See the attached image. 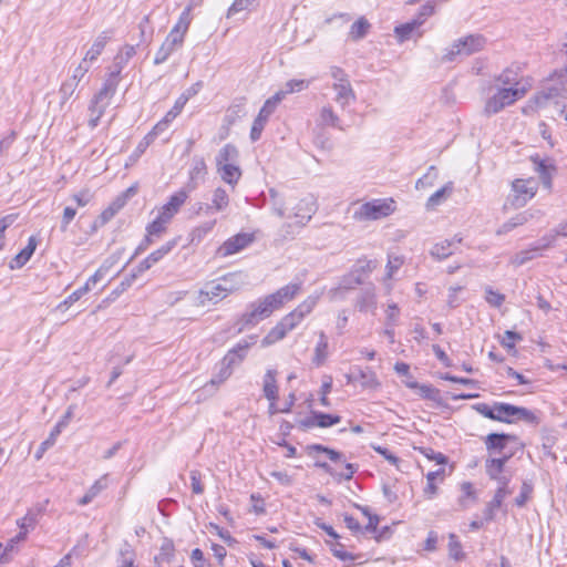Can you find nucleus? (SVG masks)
Segmentation results:
<instances>
[{"label": "nucleus", "mask_w": 567, "mask_h": 567, "mask_svg": "<svg viewBox=\"0 0 567 567\" xmlns=\"http://www.w3.org/2000/svg\"><path fill=\"white\" fill-rule=\"evenodd\" d=\"M106 107L100 104H95L94 101H91V104L89 106L90 111V118H89V126L91 128H95L99 124L100 118L104 114Z\"/></svg>", "instance_id": "53"}, {"label": "nucleus", "mask_w": 567, "mask_h": 567, "mask_svg": "<svg viewBox=\"0 0 567 567\" xmlns=\"http://www.w3.org/2000/svg\"><path fill=\"white\" fill-rule=\"evenodd\" d=\"M317 466L321 467L326 473L331 475L332 477L340 480L349 481L353 477L354 473L357 472V466L352 463H344V472H337L334 471L329 464L327 463H317Z\"/></svg>", "instance_id": "36"}, {"label": "nucleus", "mask_w": 567, "mask_h": 567, "mask_svg": "<svg viewBox=\"0 0 567 567\" xmlns=\"http://www.w3.org/2000/svg\"><path fill=\"white\" fill-rule=\"evenodd\" d=\"M175 49L166 39L162 43L161 48L157 50L155 58H154V64L158 65L167 61V59L176 51Z\"/></svg>", "instance_id": "50"}, {"label": "nucleus", "mask_w": 567, "mask_h": 567, "mask_svg": "<svg viewBox=\"0 0 567 567\" xmlns=\"http://www.w3.org/2000/svg\"><path fill=\"white\" fill-rule=\"evenodd\" d=\"M370 29L369 21L361 17L350 28L349 35L352 40L357 41L364 38Z\"/></svg>", "instance_id": "45"}, {"label": "nucleus", "mask_w": 567, "mask_h": 567, "mask_svg": "<svg viewBox=\"0 0 567 567\" xmlns=\"http://www.w3.org/2000/svg\"><path fill=\"white\" fill-rule=\"evenodd\" d=\"M452 192V183L446 184L442 188L437 189L435 193H433L426 203L427 208H434L435 206L440 205L447 195Z\"/></svg>", "instance_id": "47"}, {"label": "nucleus", "mask_w": 567, "mask_h": 567, "mask_svg": "<svg viewBox=\"0 0 567 567\" xmlns=\"http://www.w3.org/2000/svg\"><path fill=\"white\" fill-rule=\"evenodd\" d=\"M322 292L308 296L296 309L281 318L279 323L289 332L293 330L317 306Z\"/></svg>", "instance_id": "7"}, {"label": "nucleus", "mask_w": 567, "mask_h": 567, "mask_svg": "<svg viewBox=\"0 0 567 567\" xmlns=\"http://www.w3.org/2000/svg\"><path fill=\"white\" fill-rule=\"evenodd\" d=\"M228 297L227 288L223 287L218 279L212 280L198 291L197 303L205 306L207 302L214 305Z\"/></svg>", "instance_id": "11"}, {"label": "nucleus", "mask_w": 567, "mask_h": 567, "mask_svg": "<svg viewBox=\"0 0 567 567\" xmlns=\"http://www.w3.org/2000/svg\"><path fill=\"white\" fill-rule=\"evenodd\" d=\"M238 159V150L233 144L224 145L217 156H216V165H225L227 163H236Z\"/></svg>", "instance_id": "40"}, {"label": "nucleus", "mask_w": 567, "mask_h": 567, "mask_svg": "<svg viewBox=\"0 0 567 567\" xmlns=\"http://www.w3.org/2000/svg\"><path fill=\"white\" fill-rule=\"evenodd\" d=\"M540 243H542L540 245L533 246L529 249L522 250V251L515 254L511 258V264L514 267H520L524 264H526L527 261L532 260L536 256L537 252L551 246V240H548L546 243H544V241H540Z\"/></svg>", "instance_id": "27"}, {"label": "nucleus", "mask_w": 567, "mask_h": 567, "mask_svg": "<svg viewBox=\"0 0 567 567\" xmlns=\"http://www.w3.org/2000/svg\"><path fill=\"white\" fill-rule=\"evenodd\" d=\"M37 248V240L31 236L28 240V245L10 261L11 269H19L23 267L27 261L31 258Z\"/></svg>", "instance_id": "32"}, {"label": "nucleus", "mask_w": 567, "mask_h": 567, "mask_svg": "<svg viewBox=\"0 0 567 567\" xmlns=\"http://www.w3.org/2000/svg\"><path fill=\"white\" fill-rule=\"evenodd\" d=\"M271 212L279 218L293 219V224H288L286 227L292 226L303 228L317 213L318 205L313 196L308 195L302 198L286 197L278 190L269 189Z\"/></svg>", "instance_id": "3"}, {"label": "nucleus", "mask_w": 567, "mask_h": 567, "mask_svg": "<svg viewBox=\"0 0 567 567\" xmlns=\"http://www.w3.org/2000/svg\"><path fill=\"white\" fill-rule=\"evenodd\" d=\"M355 306L361 312L374 310L377 306L374 289L369 288L363 290L358 297Z\"/></svg>", "instance_id": "39"}, {"label": "nucleus", "mask_w": 567, "mask_h": 567, "mask_svg": "<svg viewBox=\"0 0 567 567\" xmlns=\"http://www.w3.org/2000/svg\"><path fill=\"white\" fill-rule=\"evenodd\" d=\"M319 124L322 126H331L339 130H343L341 126V121L339 116L336 114L331 105H324L320 110L319 114Z\"/></svg>", "instance_id": "37"}, {"label": "nucleus", "mask_w": 567, "mask_h": 567, "mask_svg": "<svg viewBox=\"0 0 567 567\" xmlns=\"http://www.w3.org/2000/svg\"><path fill=\"white\" fill-rule=\"evenodd\" d=\"M187 101L188 95H186V93L181 94L175 101L174 106L165 114L167 121L172 122L173 120H175L186 105Z\"/></svg>", "instance_id": "55"}, {"label": "nucleus", "mask_w": 567, "mask_h": 567, "mask_svg": "<svg viewBox=\"0 0 567 567\" xmlns=\"http://www.w3.org/2000/svg\"><path fill=\"white\" fill-rule=\"evenodd\" d=\"M112 37V31L105 30L102 31L94 40L91 48L87 50V52L84 55V60L87 61L90 64L97 60V58L103 52L106 43Z\"/></svg>", "instance_id": "22"}, {"label": "nucleus", "mask_w": 567, "mask_h": 567, "mask_svg": "<svg viewBox=\"0 0 567 567\" xmlns=\"http://www.w3.org/2000/svg\"><path fill=\"white\" fill-rule=\"evenodd\" d=\"M60 434L61 433L59 432V429H52L49 437L44 440L37 450L34 454L35 460L39 461L43 457L44 453L55 444L56 439Z\"/></svg>", "instance_id": "48"}, {"label": "nucleus", "mask_w": 567, "mask_h": 567, "mask_svg": "<svg viewBox=\"0 0 567 567\" xmlns=\"http://www.w3.org/2000/svg\"><path fill=\"white\" fill-rule=\"evenodd\" d=\"M91 64L84 59H82L79 65L73 70V73L70 79L74 80V82L79 84L81 80L84 78V75L89 72Z\"/></svg>", "instance_id": "61"}, {"label": "nucleus", "mask_w": 567, "mask_h": 567, "mask_svg": "<svg viewBox=\"0 0 567 567\" xmlns=\"http://www.w3.org/2000/svg\"><path fill=\"white\" fill-rule=\"evenodd\" d=\"M189 10H185L177 23L173 27L168 35L166 37V40L175 48L179 49L183 45L185 34L189 28Z\"/></svg>", "instance_id": "16"}, {"label": "nucleus", "mask_w": 567, "mask_h": 567, "mask_svg": "<svg viewBox=\"0 0 567 567\" xmlns=\"http://www.w3.org/2000/svg\"><path fill=\"white\" fill-rule=\"evenodd\" d=\"M228 205L229 196L227 192L221 187H217L213 192L212 204L205 206L200 205L198 213L204 212V214L209 215L218 212H224L228 207Z\"/></svg>", "instance_id": "19"}, {"label": "nucleus", "mask_w": 567, "mask_h": 567, "mask_svg": "<svg viewBox=\"0 0 567 567\" xmlns=\"http://www.w3.org/2000/svg\"><path fill=\"white\" fill-rule=\"evenodd\" d=\"M567 95V65L555 71L546 81L543 89L529 100V107H545L553 99Z\"/></svg>", "instance_id": "5"}, {"label": "nucleus", "mask_w": 567, "mask_h": 567, "mask_svg": "<svg viewBox=\"0 0 567 567\" xmlns=\"http://www.w3.org/2000/svg\"><path fill=\"white\" fill-rule=\"evenodd\" d=\"M78 83L74 80L66 79L60 86L59 94L61 96V104H64L75 92Z\"/></svg>", "instance_id": "56"}, {"label": "nucleus", "mask_w": 567, "mask_h": 567, "mask_svg": "<svg viewBox=\"0 0 567 567\" xmlns=\"http://www.w3.org/2000/svg\"><path fill=\"white\" fill-rule=\"evenodd\" d=\"M115 78L116 74L112 73L111 78L103 84V87L94 95L92 101H94L95 104L107 107L110 100L116 91L117 81Z\"/></svg>", "instance_id": "24"}, {"label": "nucleus", "mask_w": 567, "mask_h": 567, "mask_svg": "<svg viewBox=\"0 0 567 567\" xmlns=\"http://www.w3.org/2000/svg\"><path fill=\"white\" fill-rule=\"evenodd\" d=\"M332 89L336 92L334 101L344 109L355 101V93L351 86V83L344 84H332Z\"/></svg>", "instance_id": "28"}, {"label": "nucleus", "mask_w": 567, "mask_h": 567, "mask_svg": "<svg viewBox=\"0 0 567 567\" xmlns=\"http://www.w3.org/2000/svg\"><path fill=\"white\" fill-rule=\"evenodd\" d=\"M277 371L269 369L264 375L262 391L264 395L268 401H277L278 399V386L276 381Z\"/></svg>", "instance_id": "33"}, {"label": "nucleus", "mask_w": 567, "mask_h": 567, "mask_svg": "<svg viewBox=\"0 0 567 567\" xmlns=\"http://www.w3.org/2000/svg\"><path fill=\"white\" fill-rule=\"evenodd\" d=\"M217 171L221 179L233 187L238 183L241 176V171L236 163H227L225 165L217 166Z\"/></svg>", "instance_id": "34"}, {"label": "nucleus", "mask_w": 567, "mask_h": 567, "mask_svg": "<svg viewBox=\"0 0 567 567\" xmlns=\"http://www.w3.org/2000/svg\"><path fill=\"white\" fill-rule=\"evenodd\" d=\"M512 188L516 194L514 205L522 207L535 196L537 184L534 179H515L512 184Z\"/></svg>", "instance_id": "14"}, {"label": "nucleus", "mask_w": 567, "mask_h": 567, "mask_svg": "<svg viewBox=\"0 0 567 567\" xmlns=\"http://www.w3.org/2000/svg\"><path fill=\"white\" fill-rule=\"evenodd\" d=\"M300 291L301 282H291L250 302L238 320L240 326L238 332L269 318L276 310L281 309L286 302L293 300Z\"/></svg>", "instance_id": "2"}, {"label": "nucleus", "mask_w": 567, "mask_h": 567, "mask_svg": "<svg viewBox=\"0 0 567 567\" xmlns=\"http://www.w3.org/2000/svg\"><path fill=\"white\" fill-rule=\"evenodd\" d=\"M535 165V171L538 173L543 185L550 189L553 185V175L556 172V166L548 158L532 157Z\"/></svg>", "instance_id": "20"}, {"label": "nucleus", "mask_w": 567, "mask_h": 567, "mask_svg": "<svg viewBox=\"0 0 567 567\" xmlns=\"http://www.w3.org/2000/svg\"><path fill=\"white\" fill-rule=\"evenodd\" d=\"M525 69V63L513 62L495 75L494 80L498 85L495 93L485 102V115L497 114L526 96L533 87V78L524 75Z\"/></svg>", "instance_id": "1"}, {"label": "nucleus", "mask_w": 567, "mask_h": 567, "mask_svg": "<svg viewBox=\"0 0 567 567\" xmlns=\"http://www.w3.org/2000/svg\"><path fill=\"white\" fill-rule=\"evenodd\" d=\"M216 220H207L195 227L189 236H190V243H200L215 227Z\"/></svg>", "instance_id": "44"}, {"label": "nucleus", "mask_w": 567, "mask_h": 567, "mask_svg": "<svg viewBox=\"0 0 567 567\" xmlns=\"http://www.w3.org/2000/svg\"><path fill=\"white\" fill-rule=\"evenodd\" d=\"M223 287L227 288V293L233 295L248 285V275L244 271L228 272L217 278Z\"/></svg>", "instance_id": "18"}, {"label": "nucleus", "mask_w": 567, "mask_h": 567, "mask_svg": "<svg viewBox=\"0 0 567 567\" xmlns=\"http://www.w3.org/2000/svg\"><path fill=\"white\" fill-rule=\"evenodd\" d=\"M403 265V258L400 256H389L386 264V277L392 278L394 272Z\"/></svg>", "instance_id": "64"}, {"label": "nucleus", "mask_w": 567, "mask_h": 567, "mask_svg": "<svg viewBox=\"0 0 567 567\" xmlns=\"http://www.w3.org/2000/svg\"><path fill=\"white\" fill-rule=\"evenodd\" d=\"M462 241V238L455 236L453 239L449 240H442L440 243H436L430 250V255L437 259L443 260L450 257L454 252V247L456 244H460Z\"/></svg>", "instance_id": "23"}, {"label": "nucleus", "mask_w": 567, "mask_h": 567, "mask_svg": "<svg viewBox=\"0 0 567 567\" xmlns=\"http://www.w3.org/2000/svg\"><path fill=\"white\" fill-rule=\"evenodd\" d=\"M532 218V214L528 212H524L520 214H517L515 217L511 218L506 223H504L498 229L497 235L507 234L508 231L513 230L515 227L524 225Z\"/></svg>", "instance_id": "42"}, {"label": "nucleus", "mask_w": 567, "mask_h": 567, "mask_svg": "<svg viewBox=\"0 0 567 567\" xmlns=\"http://www.w3.org/2000/svg\"><path fill=\"white\" fill-rule=\"evenodd\" d=\"M514 436L505 433H491L485 439V445L489 453L501 454L507 446V443L513 440Z\"/></svg>", "instance_id": "26"}, {"label": "nucleus", "mask_w": 567, "mask_h": 567, "mask_svg": "<svg viewBox=\"0 0 567 567\" xmlns=\"http://www.w3.org/2000/svg\"><path fill=\"white\" fill-rule=\"evenodd\" d=\"M511 455H504L501 457H492L486 461L485 468L486 474L491 480L497 481L499 486L508 487L509 478L502 475L505 463L509 460Z\"/></svg>", "instance_id": "17"}, {"label": "nucleus", "mask_w": 567, "mask_h": 567, "mask_svg": "<svg viewBox=\"0 0 567 567\" xmlns=\"http://www.w3.org/2000/svg\"><path fill=\"white\" fill-rule=\"evenodd\" d=\"M512 494V491L506 486H499L495 492L493 499L486 505L484 509V519L491 522L494 519L497 509L502 506L503 501Z\"/></svg>", "instance_id": "21"}, {"label": "nucleus", "mask_w": 567, "mask_h": 567, "mask_svg": "<svg viewBox=\"0 0 567 567\" xmlns=\"http://www.w3.org/2000/svg\"><path fill=\"white\" fill-rule=\"evenodd\" d=\"M311 81L303 79H292L285 83V85L277 91L272 97L278 99L280 103L288 94L298 93L309 87Z\"/></svg>", "instance_id": "25"}, {"label": "nucleus", "mask_w": 567, "mask_h": 567, "mask_svg": "<svg viewBox=\"0 0 567 567\" xmlns=\"http://www.w3.org/2000/svg\"><path fill=\"white\" fill-rule=\"evenodd\" d=\"M501 409L503 411V423H515L517 421H523L532 425L539 423L537 414L526 408L504 403V406H501Z\"/></svg>", "instance_id": "9"}, {"label": "nucleus", "mask_w": 567, "mask_h": 567, "mask_svg": "<svg viewBox=\"0 0 567 567\" xmlns=\"http://www.w3.org/2000/svg\"><path fill=\"white\" fill-rule=\"evenodd\" d=\"M152 144L151 142V137H144L136 146V148L134 150V152L132 153V155L130 156V163L133 164L135 163L141 156L142 154H144V152L146 151V148Z\"/></svg>", "instance_id": "63"}, {"label": "nucleus", "mask_w": 567, "mask_h": 567, "mask_svg": "<svg viewBox=\"0 0 567 567\" xmlns=\"http://www.w3.org/2000/svg\"><path fill=\"white\" fill-rule=\"evenodd\" d=\"M288 331L278 322L261 340L262 347L271 346L287 336Z\"/></svg>", "instance_id": "46"}, {"label": "nucleus", "mask_w": 567, "mask_h": 567, "mask_svg": "<svg viewBox=\"0 0 567 567\" xmlns=\"http://www.w3.org/2000/svg\"><path fill=\"white\" fill-rule=\"evenodd\" d=\"M360 383L367 389H377L380 382L375 373L371 370H359Z\"/></svg>", "instance_id": "51"}, {"label": "nucleus", "mask_w": 567, "mask_h": 567, "mask_svg": "<svg viewBox=\"0 0 567 567\" xmlns=\"http://www.w3.org/2000/svg\"><path fill=\"white\" fill-rule=\"evenodd\" d=\"M255 239L252 233H238L224 241V244L218 247L216 254L221 258L233 256L250 246Z\"/></svg>", "instance_id": "8"}, {"label": "nucleus", "mask_w": 567, "mask_h": 567, "mask_svg": "<svg viewBox=\"0 0 567 567\" xmlns=\"http://www.w3.org/2000/svg\"><path fill=\"white\" fill-rule=\"evenodd\" d=\"M421 27V21L414 19L410 22L395 27L394 33L399 42H404L412 38L413 33Z\"/></svg>", "instance_id": "41"}, {"label": "nucleus", "mask_w": 567, "mask_h": 567, "mask_svg": "<svg viewBox=\"0 0 567 567\" xmlns=\"http://www.w3.org/2000/svg\"><path fill=\"white\" fill-rule=\"evenodd\" d=\"M136 553L131 544L124 543L118 550L117 567H137Z\"/></svg>", "instance_id": "38"}, {"label": "nucleus", "mask_w": 567, "mask_h": 567, "mask_svg": "<svg viewBox=\"0 0 567 567\" xmlns=\"http://www.w3.org/2000/svg\"><path fill=\"white\" fill-rule=\"evenodd\" d=\"M449 555L454 560H462L464 558L462 545L455 534L449 535Z\"/></svg>", "instance_id": "49"}, {"label": "nucleus", "mask_w": 567, "mask_h": 567, "mask_svg": "<svg viewBox=\"0 0 567 567\" xmlns=\"http://www.w3.org/2000/svg\"><path fill=\"white\" fill-rule=\"evenodd\" d=\"M310 449L317 452L326 453L328 457L333 462H344L343 454L330 447L320 444H315L311 445Z\"/></svg>", "instance_id": "59"}, {"label": "nucleus", "mask_w": 567, "mask_h": 567, "mask_svg": "<svg viewBox=\"0 0 567 567\" xmlns=\"http://www.w3.org/2000/svg\"><path fill=\"white\" fill-rule=\"evenodd\" d=\"M109 486V475L104 474L99 480H96L87 492L81 497L78 502L79 505L85 506L90 504L101 492L106 489Z\"/></svg>", "instance_id": "31"}, {"label": "nucleus", "mask_w": 567, "mask_h": 567, "mask_svg": "<svg viewBox=\"0 0 567 567\" xmlns=\"http://www.w3.org/2000/svg\"><path fill=\"white\" fill-rule=\"evenodd\" d=\"M17 543L11 538L3 547L2 543H0V565L8 564L12 556L11 553L14 550Z\"/></svg>", "instance_id": "60"}, {"label": "nucleus", "mask_w": 567, "mask_h": 567, "mask_svg": "<svg viewBox=\"0 0 567 567\" xmlns=\"http://www.w3.org/2000/svg\"><path fill=\"white\" fill-rule=\"evenodd\" d=\"M395 210L391 198H375L370 202H354L349 206L352 219L358 223L373 221L390 216Z\"/></svg>", "instance_id": "4"}, {"label": "nucleus", "mask_w": 567, "mask_h": 567, "mask_svg": "<svg viewBox=\"0 0 567 567\" xmlns=\"http://www.w3.org/2000/svg\"><path fill=\"white\" fill-rule=\"evenodd\" d=\"M319 340L313 350L312 364L317 368L322 367L329 357V342L323 331L319 332Z\"/></svg>", "instance_id": "29"}, {"label": "nucleus", "mask_w": 567, "mask_h": 567, "mask_svg": "<svg viewBox=\"0 0 567 567\" xmlns=\"http://www.w3.org/2000/svg\"><path fill=\"white\" fill-rule=\"evenodd\" d=\"M486 40L481 34H470L455 41L442 58L443 62H452L456 56H467L484 49Z\"/></svg>", "instance_id": "6"}, {"label": "nucleus", "mask_w": 567, "mask_h": 567, "mask_svg": "<svg viewBox=\"0 0 567 567\" xmlns=\"http://www.w3.org/2000/svg\"><path fill=\"white\" fill-rule=\"evenodd\" d=\"M279 105L277 97H269L264 103L262 107L260 109L258 115L254 120L251 131H250V140L252 142H256L260 138L261 133L271 116V114L276 111L277 106Z\"/></svg>", "instance_id": "10"}, {"label": "nucleus", "mask_w": 567, "mask_h": 567, "mask_svg": "<svg viewBox=\"0 0 567 567\" xmlns=\"http://www.w3.org/2000/svg\"><path fill=\"white\" fill-rule=\"evenodd\" d=\"M17 525L21 530L29 532L33 529L37 525V514L33 512H28L22 518L17 520Z\"/></svg>", "instance_id": "58"}, {"label": "nucleus", "mask_w": 567, "mask_h": 567, "mask_svg": "<svg viewBox=\"0 0 567 567\" xmlns=\"http://www.w3.org/2000/svg\"><path fill=\"white\" fill-rule=\"evenodd\" d=\"M167 227V223H164L156 217L151 224L147 225L146 231L157 240L163 236L164 233H166Z\"/></svg>", "instance_id": "54"}, {"label": "nucleus", "mask_w": 567, "mask_h": 567, "mask_svg": "<svg viewBox=\"0 0 567 567\" xmlns=\"http://www.w3.org/2000/svg\"><path fill=\"white\" fill-rule=\"evenodd\" d=\"M125 206V196H117L99 216L101 226L109 223Z\"/></svg>", "instance_id": "35"}, {"label": "nucleus", "mask_w": 567, "mask_h": 567, "mask_svg": "<svg viewBox=\"0 0 567 567\" xmlns=\"http://www.w3.org/2000/svg\"><path fill=\"white\" fill-rule=\"evenodd\" d=\"M93 198L94 193L90 188H82L71 196V199L75 203L76 207H85Z\"/></svg>", "instance_id": "52"}, {"label": "nucleus", "mask_w": 567, "mask_h": 567, "mask_svg": "<svg viewBox=\"0 0 567 567\" xmlns=\"http://www.w3.org/2000/svg\"><path fill=\"white\" fill-rule=\"evenodd\" d=\"M256 336H250L248 339L240 340L225 354L220 363L233 371L234 367L244 361L248 349L256 342Z\"/></svg>", "instance_id": "12"}, {"label": "nucleus", "mask_w": 567, "mask_h": 567, "mask_svg": "<svg viewBox=\"0 0 567 567\" xmlns=\"http://www.w3.org/2000/svg\"><path fill=\"white\" fill-rule=\"evenodd\" d=\"M485 299L492 307L499 308L505 301V296L493 290L489 286L485 288Z\"/></svg>", "instance_id": "57"}, {"label": "nucleus", "mask_w": 567, "mask_h": 567, "mask_svg": "<svg viewBox=\"0 0 567 567\" xmlns=\"http://www.w3.org/2000/svg\"><path fill=\"white\" fill-rule=\"evenodd\" d=\"M187 197L188 193L185 189H181L174 195H172L168 202L165 205H163L162 208L158 210L157 218L169 225L174 216L185 204Z\"/></svg>", "instance_id": "13"}, {"label": "nucleus", "mask_w": 567, "mask_h": 567, "mask_svg": "<svg viewBox=\"0 0 567 567\" xmlns=\"http://www.w3.org/2000/svg\"><path fill=\"white\" fill-rule=\"evenodd\" d=\"M75 215H76V208L75 207L66 206L63 209L62 219H61V226H60L61 231L64 233V231L68 230L69 225L74 219Z\"/></svg>", "instance_id": "62"}, {"label": "nucleus", "mask_w": 567, "mask_h": 567, "mask_svg": "<svg viewBox=\"0 0 567 567\" xmlns=\"http://www.w3.org/2000/svg\"><path fill=\"white\" fill-rule=\"evenodd\" d=\"M177 246V239L166 241L158 249L151 252L145 259L137 265V272H145L154 265L159 262L166 255H168Z\"/></svg>", "instance_id": "15"}, {"label": "nucleus", "mask_w": 567, "mask_h": 567, "mask_svg": "<svg viewBox=\"0 0 567 567\" xmlns=\"http://www.w3.org/2000/svg\"><path fill=\"white\" fill-rule=\"evenodd\" d=\"M340 416L326 414L322 412H313L312 416L302 421V424L306 427L319 426V427H329L340 422Z\"/></svg>", "instance_id": "30"}, {"label": "nucleus", "mask_w": 567, "mask_h": 567, "mask_svg": "<svg viewBox=\"0 0 567 567\" xmlns=\"http://www.w3.org/2000/svg\"><path fill=\"white\" fill-rule=\"evenodd\" d=\"M233 371L220 363L218 372L204 385L205 391L216 390L220 384L228 380Z\"/></svg>", "instance_id": "43"}]
</instances>
